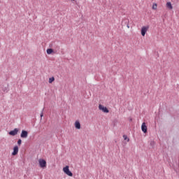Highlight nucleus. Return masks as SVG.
<instances>
[{
  "label": "nucleus",
  "instance_id": "nucleus-1",
  "mask_svg": "<svg viewBox=\"0 0 179 179\" xmlns=\"http://www.w3.org/2000/svg\"><path fill=\"white\" fill-rule=\"evenodd\" d=\"M63 171L64 174H66V176H69V177H72L73 176V173H72L69 170V166H66L64 167Z\"/></svg>",
  "mask_w": 179,
  "mask_h": 179
},
{
  "label": "nucleus",
  "instance_id": "nucleus-2",
  "mask_svg": "<svg viewBox=\"0 0 179 179\" xmlns=\"http://www.w3.org/2000/svg\"><path fill=\"white\" fill-rule=\"evenodd\" d=\"M38 164L41 169H45V167H47V162L45 161V159H39Z\"/></svg>",
  "mask_w": 179,
  "mask_h": 179
},
{
  "label": "nucleus",
  "instance_id": "nucleus-3",
  "mask_svg": "<svg viewBox=\"0 0 179 179\" xmlns=\"http://www.w3.org/2000/svg\"><path fill=\"white\" fill-rule=\"evenodd\" d=\"M148 30H149V26H143L141 28V36L143 37H145L146 33L148 32Z\"/></svg>",
  "mask_w": 179,
  "mask_h": 179
},
{
  "label": "nucleus",
  "instance_id": "nucleus-4",
  "mask_svg": "<svg viewBox=\"0 0 179 179\" xmlns=\"http://www.w3.org/2000/svg\"><path fill=\"white\" fill-rule=\"evenodd\" d=\"M99 109L101 110V111H103V113H109L108 109L107 107H105L104 106L99 104Z\"/></svg>",
  "mask_w": 179,
  "mask_h": 179
},
{
  "label": "nucleus",
  "instance_id": "nucleus-5",
  "mask_svg": "<svg viewBox=\"0 0 179 179\" xmlns=\"http://www.w3.org/2000/svg\"><path fill=\"white\" fill-rule=\"evenodd\" d=\"M141 130L143 131V132H144V134H146V132H148V126H146V123L143 122L141 125Z\"/></svg>",
  "mask_w": 179,
  "mask_h": 179
},
{
  "label": "nucleus",
  "instance_id": "nucleus-6",
  "mask_svg": "<svg viewBox=\"0 0 179 179\" xmlns=\"http://www.w3.org/2000/svg\"><path fill=\"white\" fill-rule=\"evenodd\" d=\"M28 136H29V132H27V131H25V130L22 131L21 135H20L21 138H27Z\"/></svg>",
  "mask_w": 179,
  "mask_h": 179
},
{
  "label": "nucleus",
  "instance_id": "nucleus-7",
  "mask_svg": "<svg viewBox=\"0 0 179 179\" xmlns=\"http://www.w3.org/2000/svg\"><path fill=\"white\" fill-rule=\"evenodd\" d=\"M18 132H19V129L15 128L13 131H10L9 132V135H11V136H15V135H17Z\"/></svg>",
  "mask_w": 179,
  "mask_h": 179
},
{
  "label": "nucleus",
  "instance_id": "nucleus-8",
  "mask_svg": "<svg viewBox=\"0 0 179 179\" xmlns=\"http://www.w3.org/2000/svg\"><path fill=\"white\" fill-rule=\"evenodd\" d=\"M17 153H19V147H17V145H15L13 148V152H12V155L13 156H16V155H17Z\"/></svg>",
  "mask_w": 179,
  "mask_h": 179
},
{
  "label": "nucleus",
  "instance_id": "nucleus-9",
  "mask_svg": "<svg viewBox=\"0 0 179 179\" xmlns=\"http://www.w3.org/2000/svg\"><path fill=\"white\" fill-rule=\"evenodd\" d=\"M166 6L169 10H173V4H171V2L168 1L166 3Z\"/></svg>",
  "mask_w": 179,
  "mask_h": 179
},
{
  "label": "nucleus",
  "instance_id": "nucleus-10",
  "mask_svg": "<svg viewBox=\"0 0 179 179\" xmlns=\"http://www.w3.org/2000/svg\"><path fill=\"white\" fill-rule=\"evenodd\" d=\"M74 126L76 129H80V122H79V120H76L74 123Z\"/></svg>",
  "mask_w": 179,
  "mask_h": 179
},
{
  "label": "nucleus",
  "instance_id": "nucleus-11",
  "mask_svg": "<svg viewBox=\"0 0 179 179\" xmlns=\"http://www.w3.org/2000/svg\"><path fill=\"white\" fill-rule=\"evenodd\" d=\"M46 52L47 54H49V55L52 54V52H54V50L51 48H49V49H47Z\"/></svg>",
  "mask_w": 179,
  "mask_h": 179
},
{
  "label": "nucleus",
  "instance_id": "nucleus-12",
  "mask_svg": "<svg viewBox=\"0 0 179 179\" xmlns=\"http://www.w3.org/2000/svg\"><path fill=\"white\" fill-rule=\"evenodd\" d=\"M152 9H153L154 10H156L157 9V3H154L152 7Z\"/></svg>",
  "mask_w": 179,
  "mask_h": 179
},
{
  "label": "nucleus",
  "instance_id": "nucleus-13",
  "mask_svg": "<svg viewBox=\"0 0 179 179\" xmlns=\"http://www.w3.org/2000/svg\"><path fill=\"white\" fill-rule=\"evenodd\" d=\"M55 80V78L54 77L50 78H49V83H52Z\"/></svg>",
  "mask_w": 179,
  "mask_h": 179
},
{
  "label": "nucleus",
  "instance_id": "nucleus-14",
  "mask_svg": "<svg viewBox=\"0 0 179 179\" xmlns=\"http://www.w3.org/2000/svg\"><path fill=\"white\" fill-rule=\"evenodd\" d=\"M123 138L124 141H127V142H129V138H128V136H127V135H123Z\"/></svg>",
  "mask_w": 179,
  "mask_h": 179
},
{
  "label": "nucleus",
  "instance_id": "nucleus-15",
  "mask_svg": "<svg viewBox=\"0 0 179 179\" xmlns=\"http://www.w3.org/2000/svg\"><path fill=\"white\" fill-rule=\"evenodd\" d=\"M17 145H19V146H20V145H22V140L21 139L18 140Z\"/></svg>",
  "mask_w": 179,
  "mask_h": 179
},
{
  "label": "nucleus",
  "instance_id": "nucleus-16",
  "mask_svg": "<svg viewBox=\"0 0 179 179\" xmlns=\"http://www.w3.org/2000/svg\"><path fill=\"white\" fill-rule=\"evenodd\" d=\"M43 113L41 114V118H43Z\"/></svg>",
  "mask_w": 179,
  "mask_h": 179
},
{
  "label": "nucleus",
  "instance_id": "nucleus-17",
  "mask_svg": "<svg viewBox=\"0 0 179 179\" xmlns=\"http://www.w3.org/2000/svg\"><path fill=\"white\" fill-rule=\"evenodd\" d=\"M127 29H129V25H127Z\"/></svg>",
  "mask_w": 179,
  "mask_h": 179
},
{
  "label": "nucleus",
  "instance_id": "nucleus-18",
  "mask_svg": "<svg viewBox=\"0 0 179 179\" xmlns=\"http://www.w3.org/2000/svg\"><path fill=\"white\" fill-rule=\"evenodd\" d=\"M71 1H75V0H71Z\"/></svg>",
  "mask_w": 179,
  "mask_h": 179
}]
</instances>
